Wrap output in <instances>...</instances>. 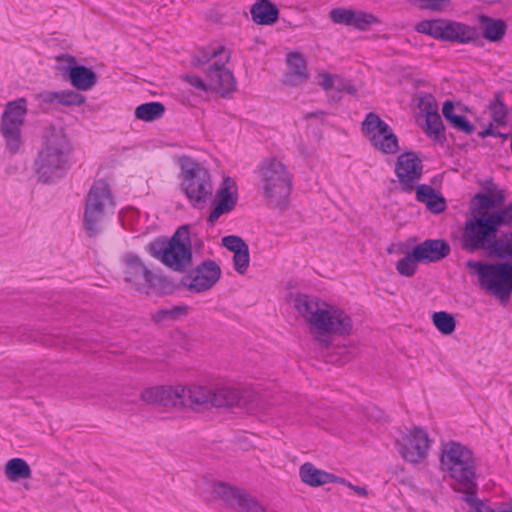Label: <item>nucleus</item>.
Returning <instances> with one entry per match:
<instances>
[{
    "label": "nucleus",
    "instance_id": "f257e3e1",
    "mask_svg": "<svg viewBox=\"0 0 512 512\" xmlns=\"http://www.w3.org/2000/svg\"><path fill=\"white\" fill-rule=\"evenodd\" d=\"M508 223L462 229L460 247L468 253L483 251L488 258L504 259L503 262L486 263L468 260L465 267L478 278L480 287L507 305L512 295V231L498 237L501 226Z\"/></svg>",
    "mask_w": 512,
    "mask_h": 512
},
{
    "label": "nucleus",
    "instance_id": "f03ea898",
    "mask_svg": "<svg viewBox=\"0 0 512 512\" xmlns=\"http://www.w3.org/2000/svg\"><path fill=\"white\" fill-rule=\"evenodd\" d=\"M189 228L188 224H184L179 226L170 238L156 237L146 247V251L168 269L180 273L186 272L177 284V291L185 287L192 293H202L214 287L219 281L221 268L216 261L206 259L195 268L188 270L193 260Z\"/></svg>",
    "mask_w": 512,
    "mask_h": 512
},
{
    "label": "nucleus",
    "instance_id": "7ed1b4c3",
    "mask_svg": "<svg viewBox=\"0 0 512 512\" xmlns=\"http://www.w3.org/2000/svg\"><path fill=\"white\" fill-rule=\"evenodd\" d=\"M294 307L314 328L315 341L323 349L332 345L331 335L348 336L352 333L351 317L344 310L332 307L318 297L298 293L294 299Z\"/></svg>",
    "mask_w": 512,
    "mask_h": 512
},
{
    "label": "nucleus",
    "instance_id": "20e7f679",
    "mask_svg": "<svg viewBox=\"0 0 512 512\" xmlns=\"http://www.w3.org/2000/svg\"><path fill=\"white\" fill-rule=\"evenodd\" d=\"M72 150L64 127H46L32 166L37 181L51 184L64 177L70 168L69 158Z\"/></svg>",
    "mask_w": 512,
    "mask_h": 512
},
{
    "label": "nucleus",
    "instance_id": "39448f33",
    "mask_svg": "<svg viewBox=\"0 0 512 512\" xmlns=\"http://www.w3.org/2000/svg\"><path fill=\"white\" fill-rule=\"evenodd\" d=\"M486 184L484 191H479L472 197L463 229L512 222V203L498 209L505 201L504 192L497 188L492 178Z\"/></svg>",
    "mask_w": 512,
    "mask_h": 512
},
{
    "label": "nucleus",
    "instance_id": "423d86ee",
    "mask_svg": "<svg viewBox=\"0 0 512 512\" xmlns=\"http://www.w3.org/2000/svg\"><path fill=\"white\" fill-rule=\"evenodd\" d=\"M262 194L271 208L285 210L293 188V174L276 157L264 158L258 167Z\"/></svg>",
    "mask_w": 512,
    "mask_h": 512
},
{
    "label": "nucleus",
    "instance_id": "0eeeda50",
    "mask_svg": "<svg viewBox=\"0 0 512 512\" xmlns=\"http://www.w3.org/2000/svg\"><path fill=\"white\" fill-rule=\"evenodd\" d=\"M439 461L442 470L457 482L459 489L476 483V460L467 446L453 440L442 442Z\"/></svg>",
    "mask_w": 512,
    "mask_h": 512
},
{
    "label": "nucleus",
    "instance_id": "6e6552de",
    "mask_svg": "<svg viewBox=\"0 0 512 512\" xmlns=\"http://www.w3.org/2000/svg\"><path fill=\"white\" fill-rule=\"evenodd\" d=\"M179 391L184 396L182 406L192 409L244 408L247 405L246 397L238 389L231 387L210 389L206 386H182Z\"/></svg>",
    "mask_w": 512,
    "mask_h": 512
},
{
    "label": "nucleus",
    "instance_id": "1a4fd4ad",
    "mask_svg": "<svg viewBox=\"0 0 512 512\" xmlns=\"http://www.w3.org/2000/svg\"><path fill=\"white\" fill-rule=\"evenodd\" d=\"M179 165L183 175L181 191L195 209H203L213 194L210 172L199 162L189 156H182Z\"/></svg>",
    "mask_w": 512,
    "mask_h": 512
},
{
    "label": "nucleus",
    "instance_id": "9d476101",
    "mask_svg": "<svg viewBox=\"0 0 512 512\" xmlns=\"http://www.w3.org/2000/svg\"><path fill=\"white\" fill-rule=\"evenodd\" d=\"M124 280L136 285V289L147 295H171L177 291V283L166 276H160L148 269L140 257L134 253H127L124 258Z\"/></svg>",
    "mask_w": 512,
    "mask_h": 512
},
{
    "label": "nucleus",
    "instance_id": "9b49d317",
    "mask_svg": "<svg viewBox=\"0 0 512 512\" xmlns=\"http://www.w3.org/2000/svg\"><path fill=\"white\" fill-rule=\"evenodd\" d=\"M108 206H114L110 186L104 179L96 180L87 193L84 207L83 223L89 237L99 234Z\"/></svg>",
    "mask_w": 512,
    "mask_h": 512
},
{
    "label": "nucleus",
    "instance_id": "f8f14e48",
    "mask_svg": "<svg viewBox=\"0 0 512 512\" xmlns=\"http://www.w3.org/2000/svg\"><path fill=\"white\" fill-rule=\"evenodd\" d=\"M26 103L25 98L8 102L1 117L0 131L11 155L18 153L22 146L21 126L27 113Z\"/></svg>",
    "mask_w": 512,
    "mask_h": 512
},
{
    "label": "nucleus",
    "instance_id": "ddd939ff",
    "mask_svg": "<svg viewBox=\"0 0 512 512\" xmlns=\"http://www.w3.org/2000/svg\"><path fill=\"white\" fill-rule=\"evenodd\" d=\"M361 131L368 137L371 145L383 154H395L399 151L398 137L375 112L366 114L361 123Z\"/></svg>",
    "mask_w": 512,
    "mask_h": 512
},
{
    "label": "nucleus",
    "instance_id": "4468645a",
    "mask_svg": "<svg viewBox=\"0 0 512 512\" xmlns=\"http://www.w3.org/2000/svg\"><path fill=\"white\" fill-rule=\"evenodd\" d=\"M213 492L229 507L240 512H267L263 505L243 488L227 482L217 481L213 484Z\"/></svg>",
    "mask_w": 512,
    "mask_h": 512
},
{
    "label": "nucleus",
    "instance_id": "2eb2a0df",
    "mask_svg": "<svg viewBox=\"0 0 512 512\" xmlns=\"http://www.w3.org/2000/svg\"><path fill=\"white\" fill-rule=\"evenodd\" d=\"M56 60L65 62L59 69L63 78L77 90L87 91L96 85L98 80L96 72L90 67L79 64L74 56L61 54L56 57Z\"/></svg>",
    "mask_w": 512,
    "mask_h": 512
},
{
    "label": "nucleus",
    "instance_id": "dca6fc26",
    "mask_svg": "<svg viewBox=\"0 0 512 512\" xmlns=\"http://www.w3.org/2000/svg\"><path fill=\"white\" fill-rule=\"evenodd\" d=\"M238 202V188L231 177H225L211 202L207 223L210 227L223 215L233 211Z\"/></svg>",
    "mask_w": 512,
    "mask_h": 512
},
{
    "label": "nucleus",
    "instance_id": "f3484780",
    "mask_svg": "<svg viewBox=\"0 0 512 512\" xmlns=\"http://www.w3.org/2000/svg\"><path fill=\"white\" fill-rule=\"evenodd\" d=\"M428 434L420 427H413L405 433L401 440L397 441L400 446L399 453L406 462L417 464L422 462L429 448Z\"/></svg>",
    "mask_w": 512,
    "mask_h": 512
},
{
    "label": "nucleus",
    "instance_id": "a211bd4d",
    "mask_svg": "<svg viewBox=\"0 0 512 512\" xmlns=\"http://www.w3.org/2000/svg\"><path fill=\"white\" fill-rule=\"evenodd\" d=\"M395 173L401 184V190L405 193H411L414 190L415 181L422 176V160L414 151L404 152L397 158Z\"/></svg>",
    "mask_w": 512,
    "mask_h": 512
},
{
    "label": "nucleus",
    "instance_id": "6ab92c4d",
    "mask_svg": "<svg viewBox=\"0 0 512 512\" xmlns=\"http://www.w3.org/2000/svg\"><path fill=\"white\" fill-rule=\"evenodd\" d=\"M434 39L461 44L479 41V32L473 26L452 20L437 19Z\"/></svg>",
    "mask_w": 512,
    "mask_h": 512
},
{
    "label": "nucleus",
    "instance_id": "aec40b11",
    "mask_svg": "<svg viewBox=\"0 0 512 512\" xmlns=\"http://www.w3.org/2000/svg\"><path fill=\"white\" fill-rule=\"evenodd\" d=\"M205 73L210 91L226 97L235 90L236 80L233 73L225 68V62H214Z\"/></svg>",
    "mask_w": 512,
    "mask_h": 512
},
{
    "label": "nucleus",
    "instance_id": "412c9836",
    "mask_svg": "<svg viewBox=\"0 0 512 512\" xmlns=\"http://www.w3.org/2000/svg\"><path fill=\"white\" fill-rule=\"evenodd\" d=\"M182 386H156L143 390L140 394L142 401L148 404H157L164 407L182 406L183 395L179 391Z\"/></svg>",
    "mask_w": 512,
    "mask_h": 512
},
{
    "label": "nucleus",
    "instance_id": "4be33fe9",
    "mask_svg": "<svg viewBox=\"0 0 512 512\" xmlns=\"http://www.w3.org/2000/svg\"><path fill=\"white\" fill-rule=\"evenodd\" d=\"M412 248L422 264L441 261L451 252L446 239H426Z\"/></svg>",
    "mask_w": 512,
    "mask_h": 512
},
{
    "label": "nucleus",
    "instance_id": "5701e85b",
    "mask_svg": "<svg viewBox=\"0 0 512 512\" xmlns=\"http://www.w3.org/2000/svg\"><path fill=\"white\" fill-rule=\"evenodd\" d=\"M287 70L283 83L288 86H298L308 79L307 62L300 52H290L286 57Z\"/></svg>",
    "mask_w": 512,
    "mask_h": 512
},
{
    "label": "nucleus",
    "instance_id": "b1692460",
    "mask_svg": "<svg viewBox=\"0 0 512 512\" xmlns=\"http://www.w3.org/2000/svg\"><path fill=\"white\" fill-rule=\"evenodd\" d=\"M475 28L477 31L480 30L479 37L482 36L489 42H499L503 39L506 33L507 25L502 19H495L485 14H481L478 16L477 27ZM480 43L481 40L479 39L475 44L479 45Z\"/></svg>",
    "mask_w": 512,
    "mask_h": 512
},
{
    "label": "nucleus",
    "instance_id": "393cba45",
    "mask_svg": "<svg viewBox=\"0 0 512 512\" xmlns=\"http://www.w3.org/2000/svg\"><path fill=\"white\" fill-rule=\"evenodd\" d=\"M417 201L424 203L429 211L434 214L443 212L447 205L442 194L428 184H414Z\"/></svg>",
    "mask_w": 512,
    "mask_h": 512
},
{
    "label": "nucleus",
    "instance_id": "a878e982",
    "mask_svg": "<svg viewBox=\"0 0 512 512\" xmlns=\"http://www.w3.org/2000/svg\"><path fill=\"white\" fill-rule=\"evenodd\" d=\"M252 20L258 25L269 26L279 19V9L270 0H258L250 8Z\"/></svg>",
    "mask_w": 512,
    "mask_h": 512
},
{
    "label": "nucleus",
    "instance_id": "bb28decb",
    "mask_svg": "<svg viewBox=\"0 0 512 512\" xmlns=\"http://www.w3.org/2000/svg\"><path fill=\"white\" fill-rule=\"evenodd\" d=\"M442 115L451 127L460 132L470 135L476 130V126L467 117L455 112V103L450 99L444 101Z\"/></svg>",
    "mask_w": 512,
    "mask_h": 512
},
{
    "label": "nucleus",
    "instance_id": "cd10ccee",
    "mask_svg": "<svg viewBox=\"0 0 512 512\" xmlns=\"http://www.w3.org/2000/svg\"><path fill=\"white\" fill-rule=\"evenodd\" d=\"M329 472L316 468L311 462H305L299 468L301 481L311 487H319L329 483Z\"/></svg>",
    "mask_w": 512,
    "mask_h": 512
},
{
    "label": "nucleus",
    "instance_id": "c85d7f7f",
    "mask_svg": "<svg viewBox=\"0 0 512 512\" xmlns=\"http://www.w3.org/2000/svg\"><path fill=\"white\" fill-rule=\"evenodd\" d=\"M166 107L158 101L146 102L135 108V117L144 122H153L163 117Z\"/></svg>",
    "mask_w": 512,
    "mask_h": 512
},
{
    "label": "nucleus",
    "instance_id": "c756f323",
    "mask_svg": "<svg viewBox=\"0 0 512 512\" xmlns=\"http://www.w3.org/2000/svg\"><path fill=\"white\" fill-rule=\"evenodd\" d=\"M423 130L431 140L438 143L440 146H444L447 142L446 129L440 114L426 118Z\"/></svg>",
    "mask_w": 512,
    "mask_h": 512
},
{
    "label": "nucleus",
    "instance_id": "7c9ffc66",
    "mask_svg": "<svg viewBox=\"0 0 512 512\" xmlns=\"http://www.w3.org/2000/svg\"><path fill=\"white\" fill-rule=\"evenodd\" d=\"M31 468L22 458L10 459L5 465V474L13 482L31 477Z\"/></svg>",
    "mask_w": 512,
    "mask_h": 512
},
{
    "label": "nucleus",
    "instance_id": "2f4dec72",
    "mask_svg": "<svg viewBox=\"0 0 512 512\" xmlns=\"http://www.w3.org/2000/svg\"><path fill=\"white\" fill-rule=\"evenodd\" d=\"M477 483L474 486H469L464 489H456L455 491L463 492L465 496L462 498L470 506V512H493V509L487 506L482 500L477 497Z\"/></svg>",
    "mask_w": 512,
    "mask_h": 512
},
{
    "label": "nucleus",
    "instance_id": "473e14b6",
    "mask_svg": "<svg viewBox=\"0 0 512 512\" xmlns=\"http://www.w3.org/2000/svg\"><path fill=\"white\" fill-rule=\"evenodd\" d=\"M432 322L443 335L452 334L456 328V320L454 316L446 311L434 312L432 315Z\"/></svg>",
    "mask_w": 512,
    "mask_h": 512
},
{
    "label": "nucleus",
    "instance_id": "72a5a7b5",
    "mask_svg": "<svg viewBox=\"0 0 512 512\" xmlns=\"http://www.w3.org/2000/svg\"><path fill=\"white\" fill-rule=\"evenodd\" d=\"M420 263L413 248L396 263V270L401 276L412 277L417 271V264Z\"/></svg>",
    "mask_w": 512,
    "mask_h": 512
},
{
    "label": "nucleus",
    "instance_id": "f704fd0d",
    "mask_svg": "<svg viewBox=\"0 0 512 512\" xmlns=\"http://www.w3.org/2000/svg\"><path fill=\"white\" fill-rule=\"evenodd\" d=\"M488 107L491 112L492 121L497 123L498 125H505L507 107L503 102L502 92L495 93L494 99L490 102Z\"/></svg>",
    "mask_w": 512,
    "mask_h": 512
},
{
    "label": "nucleus",
    "instance_id": "c9c22d12",
    "mask_svg": "<svg viewBox=\"0 0 512 512\" xmlns=\"http://www.w3.org/2000/svg\"><path fill=\"white\" fill-rule=\"evenodd\" d=\"M188 309L189 307L185 304L175 305L171 308H159L153 315V320L155 322H162L166 319L177 320L181 316H186Z\"/></svg>",
    "mask_w": 512,
    "mask_h": 512
},
{
    "label": "nucleus",
    "instance_id": "e433bc0d",
    "mask_svg": "<svg viewBox=\"0 0 512 512\" xmlns=\"http://www.w3.org/2000/svg\"><path fill=\"white\" fill-rule=\"evenodd\" d=\"M225 47L223 45L218 46L217 48L213 47H204L199 50L198 54H195L192 57L191 64L194 67L202 66L207 64L211 59L217 57L222 52H224Z\"/></svg>",
    "mask_w": 512,
    "mask_h": 512
},
{
    "label": "nucleus",
    "instance_id": "4c0bfd02",
    "mask_svg": "<svg viewBox=\"0 0 512 512\" xmlns=\"http://www.w3.org/2000/svg\"><path fill=\"white\" fill-rule=\"evenodd\" d=\"M378 23H380L379 19L372 13L355 10L351 26L357 28L358 30L365 31L373 24Z\"/></svg>",
    "mask_w": 512,
    "mask_h": 512
},
{
    "label": "nucleus",
    "instance_id": "58836bf2",
    "mask_svg": "<svg viewBox=\"0 0 512 512\" xmlns=\"http://www.w3.org/2000/svg\"><path fill=\"white\" fill-rule=\"evenodd\" d=\"M86 97L74 90L59 91L58 103L63 106H79L84 104Z\"/></svg>",
    "mask_w": 512,
    "mask_h": 512
},
{
    "label": "nucleus",
    "instance_id": "ea45409f",
    "mask_svg": "<svg viewBox=\"0 0 512 512\" xmlns=\"http://www.w3.org/2000/svg\"><path fill=\"white\" fill-rule=\"evenodd\" d=\"M419 108L421 114L426 118L430 116H434L435 114H439L438 112V104L432 94H424L420 97Z\"/></svg>",
    "mask_w": 512,
    "mask_h": 512
},
{
    "label": "nucleus",
    "instance_id": "a19ab883",
    "mask_svg": "<svg viewBox=\"0 0 512 512\" xmlns=\"http://www.w3.org/2000/svg\"><path fill=\"white\" fill-rule=\"evenodd\" d=\"M250 262L249 247L235 251L233 255V264L237 273L243 275L247 272Z\"/></svg>",
    "mask_w": 512,
    "mask_h": 512
},
{
    "label": "nucleus",
    "instance_id": "79ce46f5",
    "mask_svg": "<svg viewBox=\"0 0 512 512\" xmlns=\"http://www.w3.org/2000/svg\"><path fill=\"white\" fill-rule=\"evenodd\" d=\"M355 10L345 8H334L330 11V19L337 24L351 26Z\"/></svg>",
    "mask_w": 512,
    "mask_h": 512
},
{
    "label": "nucleus",
    "instance_id": "37998d69",
    "mask_svg": "<svg viewBox=\"0 0 512 512\" xmlns=\"http://www.w3.org/2000/svg\"><path fill=\"white\" fill-rule=\"evenodd\" d=\"M410 4L417 5L420 9L441 11L451 0H406Z\"/></svg>",
    "mask_w": 512,
    "mask_h": 512
},
{
    "label": "nucleus",
    "instance_id": "c03bdc74",
    "mask_svg": "<svg viewBox=\"0 0 512 512\" xmlns=\"http://www.w3.org/2000/svg\"><path fill=\"white\" fill-rule=\"evenodd\" d=\"M222 245L233 253L248 247V244L240 236L237 235L224 236L222 238Z\"/></svg>",
    "mask_w": 512,
    "mask_h": 512
},
{
    "label": "nucleus",
    "instance_id": "a18cd8bd",
    "mask_svg": "<svg viewBox=\"0 0 512 512\" xmlns=\"http://www.w3.org/2000/svg\"><path fill=\"white\" fill-rule=\"evenodd\" d=\"M437 19L422 20L415 25V31L434 38Z\"/></svg>",
    "mask_w": 512,
    "mask_h": 512
},
{
    "label": "nucleus",
    "instance_id": "49530a36",
    "mask_svg": "<svg viewBox=\"0 0 512 512\" xmlns=\"http://www.w3.org/2000/svg\"><path fill=\"white\" fill-rule=\"evenodd\" d=\"M478 136L481 138L493 136V137H502V138L507 139L509 137H512V132L501 133L497 128H495L493 126L492 123H490L485 129L478 132Z\"/></svg>",
    "mask_w": 512,
    "mask_h": 512
},
{
    "label": "nucleus",
    "instance_id": "de8ad7c7",
    "mask_svg": "<svg viewBox=\"0 0 512 512\" xmlns=\"http://www.w3.org/2000/svg\"><path fill=\"white\" fill-rule=\"evenodd\" d=\"M182 78L187 82L189 83L191 86L199 89V90H202V91H208L209 90V86H208V82L205 83L203 81V79L197 75H190V74H185L182 76Z\"/></svg>",
    "mask_w": 512,
    "mask_h": 512
},
{
    "label": "nucleus",
    "instance_id": "09e8293b",
    "mask_svg": "<svg viewBox=\"0 0 512 512\" xmlns=\"http://www.w3.org/2000/svg\"><path fill=\"white\" fill-rule=\"evenodd\" d=\"M43 103L52 104L56 100H59V91H45L37 95Z\"/></svg>",
    "mask_w": 512,
    "mask_h": 512
},
{
    "label": "nucleus",
    "instance_id": "8fccbe9b",
    "mask_svg": "<svg viewBox=\"0 0 512 512\" xmlns=\"http://www.w3.org/2000/svg\"><path fill=\"white\" fill-rule=\"evenodd\" d=\"M322 77V81L320 82L321 87L325 91L332 89L334 83L332 76L329 73H324Z\"/></svg>",
    "mask_w": 512,
    "mask_h": 512
},
{
    "label": "nucleus",
    "instance_id": "3c124183",
    "mask_svg": "<svg viewBox=\"0 0 512 512\" xmlns=\"http://www.w3.org/2000/svg\"><path fill=\"white\" fill-rule=\"evenodd\" d=\"M329 483H340V484H343V485H346L348 486L349 488L351 487V483L346 480L345 478L343 477H340V476H337L333 473L330 474V478H329Z\"/></svg>",
    "mask_w": 512,
    "mask_h": 512
},
{
    "label": "nucleus",
    "instance_id": "603ef678",
    "mask_svg": "<svg viewBox=\"0 0 512 512\" xmlns=\"http://www.w3.org/2000/svg\"><path fill=\"white\" fill-rule=\"evenodd\" d=\"M326 113L322 110H317V111H314V112H309L305 115V119H309V118H317V119H321L323 116H325Z\"/></svg>",
    "mask_w": 512,
    "mask_h": 512
},
{
    "label": "nucleus",
    "instance_id": "864d4df0",
    "mask_svg": "<svg viewBox=\"0 0 512 512\" xmlns=\"http://www.w3.org/2000/svg\"><path fill=\"white\" fill-rule=\"evenodd\" d=\"M356 494L360 495V496H367L368 495V491L365 487H361V486H355V485H351L350 487Z\"/></svg>",
    "mask_w": 512,
    "mask_h": 512
},
{
    "label": "nucleus",
    "instance_id": "5fc2aeb1",
    "mask_svg": "<svg viewBox=\"0 0 512 512\" xmlns=\"http://www.w3.org/2000/svg\"><path fill=\"white\" fill-rule=\"evenodd\" d=\"M344 90L349 94H355L357 89L354 86H347Z\"/></svg>",
    "mask_w": 512,
    "mask_h": 512
},
{
    "label": "nucleus",
    "instance_id": "6e6d98bb",
    "mask_svg": "<svg viewBox=\"0 0 512 512\" xmlns=\"http://www.w3.org/2000/svg\"><path fill=\"white\" fill-rule=\"evenodd\" d=\"M457 106H458V108H459L462 112H463V111H467V110H468V109H467V107H466V106H464V105H462L461 103H458V105H457Z\"/></svg>",
    "mask_w": 512,
    "mask_h": 512
},
{
    "label": "nucleus",
    "instance_id": "4d7b16f0",
    "mask_svg": "<svg viewBox=\"0 0 512 512\" xmlns=\"http://www.w3.org/2000/svg\"><path fill=\"white\" fill-rule=\"evenodd\" d=\"M194 245H195V247L201 248V247L203 246V243H202V241L199 239L198 241H196V242L194 243Z\"/></svg>",
    "mask_w": 512,
    "mask_h": 512
},
{
    "label": "nucleus",
    "instance_id": "13d9d810",
    "mask_svg": "<svg viewBox=\"0 0 512 512\" xmlns=\"http://www.w3.org/2000/svg\"><path fill=\"white\" fill-rule=\"evenodd\" d=\"M449 137L452 139V142L455 143V136L453 133H449Z\"/></svg>",
    "mask_w": 512,
    "mask_h": 512
}]
</instances>
